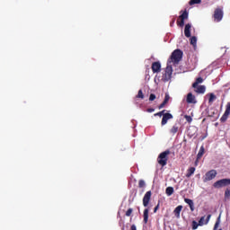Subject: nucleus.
Returning a JSON list of instances; mask_svg holds the SVG:
<instances>
[{"label":"nucleus","instance_id":"1","mask_svg":"<svg viewBox=\"0 0 230 230\" xmlns=\"http://www.w3.org/2000/svg\"><path fill=\"white\" fill-rule=\"evenodd\" d=\"M182 55H183L182 50L177 49L173 50L168 62H171V63L173 62V64H179V62L182 60Z\"/></svg>","mask_w":230,"mask_h":230},{"label":"nucleus","instance_id":"2","mask_svg":"<svg viewBox=\"0 0 230 230\" xmlns=\"http://www.w3.org/2000/svg\"><path fill=\"white\" fill-rule=\"evenodd\" d=\"M168 155H170V150L162 152L157 158V163L160 166H166L168 164Z\"/></svg>","mask_w":230,"mask_h":230},{"label":"nucleus","instance_id":"3","mask_svg":"<svg viewBox=\"0 0 230 230\" xmlns=\"http://www.w3.org/2000/svg\"><path fill=\"white\" fill-rule=\"evenodd\" d=\"M172 61H168L167 66L165 68L164 74L163 75L162 79L164 82H169V80H172V75L173 73V67L172 66Z\"/></svg>","mask_w":230,"mask_h":230},{"label":"nucleus","instance_id":"4","mask_svg":"<svg viewBox=\"0 0 230 230\" xmlns=\"http://www.w3.org/2000/svg\"><path fill=\"white\" fill-rule=\"evenodd\" d=\"M226 186H230V179L224 178L221 180L217 181L213 183V188L216 190H220L221 188H226Z\"/></svg>","mask_w":230,"mask_h":230},{"label":"nucleus","instance_id":"5","mask_svg":"<svg viewBox=\"0 0 230 230\" xmlns=\"http://www.w3.org/2000/svg\"><path fill=\"white\" fill-rule=\"evenodd\" d=\"M217 170L212 169L205 173V176L203 177V182H208L209 181H213L215 177H217Z\"/></svg>","mask_w":230,"mask_h":230},{"label":"nucleus","instance_id":"6","mask_svg":"<svg viewBox=\"0 0 230 230\" xmlns=\"http://www.w3.org/2000/svg\"><path fill=\"white\" fill-rule=\"evenodd\" d=\"M188 11H183L182 13L179 16V20H177V25L180 26V28H183L184 27V21H186V19H188Z\"/></svg>","mask_w":230,"mask_h":230},{"label":"nucleus","instance_id":"7","mask_svg":"<svg viewBox=\"0 0 230 230\" xmlns=\"http://www.w3.org/2000/svg\"><path fill=\"white\" fill-rule=\"evenodd\" d=\"M152 199V190L146 191L143 198L144 208H148L150 200Z\"/></svg>","mask_w":230,"mask_h":230},{"label":"nucleus","instance_id":"8","mask_svg":"<svg viewBox=\"0 0 230 230\" xmlns=\"http://www.w3.org/2000/svg\"><path fill=\"white\" fill-rule=\"evenodd\" d=\"M224 18V11L221 8H217L214 12V19L217 22H220Z\"/></svg>","mask_w":230,"mask_h":230},{"label":"nucleus","instance_id":"9","mask_svg":"<svg viewBox=\"0 0 230 230\" xmlns=\"http://www.w3.org/2000/svg\"><path fill=\"white\" fill-rule=\"evenodd\" d=\"M209 220H211V214H208L207 216V218H206V216H203L200 217V219L199 220V226H208V224H209Z\"/></svg>","mask_w":230,"mask_h":230},{"label":"nucleus","instance_id":"10","mask_svg":"<svg viewBox=\"0 0 230 230\" xmlns=\"http://www.w3.org/2000/svg\"><path fill=\"white\" fill-rule=\"evenodd\" d=\"M229 115H230V102H227L226 106L225 113L221 117L220 120L221 121H227V119L229 118Z\"/></svg>","mask_w":230,"mask_h":230},{"label":"nucleus","instance_id":"11","mask_svg":"<svg viewBox=\"0 0 230 230\" xmlns=\"http://www.w3.org/2000/svg\"><path fill=\"white\" fill-rule=\"evenodd\" d=\"M169 119H173V115H172V113L164 114V117L161 121L162 127H164V125H166V123H168Z\"/></svg>","mask_w":230,"mask_h":230},{"label":"nucleus","instance_id":"12","mask_svg":"<svg viewBox=\"0 0 230 230\" xmlns=\"http://www.w3.org/2000/svg\"><path fill=\"white\" fill-rule=\"evenodd\" d=\"M151 69L153 73H161V63L159 61L154 62Z\"/></svg>","mask_w":230,"mask_h":230},{"label":"nucleus","instance_id":"13","mask_svg":"<svg viewBox=\"0 0 230 230\" xmlns=\"http://www.w3.org/2000/svg\"><path fill=\"white\" fill-rule=\"evenodd\" d=\"M184 35L185 37H187V39H190V37H191V25L190 23H187L185 25Z\"/></svg>","mask_w":230,"mask_h":230},{"label":"nucleus","instance_id":"14","mask_svg":"<svg viewBox=\"0 0 230 230\" xmlns=\"http://www.w3.org/2000/svg\"><path fill=\"white\" fill-rule=\"evenodd\" d=\"M186 102L187 103H197V99L195 98V95H193V93H189L187 94Z\"/></svg>","mask_w":230,"mask_h":230},{"label":"nucleus","instance_id":"15","mask_svg":"<svg viewBox=\"0 0 230 230\" xmlns=\"http://www.w3.org/2000/svg\"><path fill=\"white\" fill-rule=\"evenodd\" d=\"M184 203L188 204L190 211H195V203H193L192 199H190L188 198L184 199Z\"/></svg>","mask_w":230,"mask_h":230},{"label":"nucleus","instance_id":"16","mask_svg":"<svg viewBox=\"0 0 230 230\" xmlns=\"http://www.w3.org/2000/svg\"><path fill=\"white\" fill-rule=\"evenodd\" d=\"M195 93L197 94H204L206 93V86L205 85H197L196 88H194Z\"/></svg>","mask_w":230,"mask_h":230},{"label":"nucleus","instance_id":"17","mask_svg":"<svg viewBox=\"0 0 230 230\" xmlns=\"http://www.w3.org/2000/svg\"><path fill=\"white\" fill-rule=\"evenodd\" d=\"M182 211V206L179 205L178 207L175 208L173 210L174 216L176 218H181V212Z\"/></svg>","mask_w":230,"mask_h":230},{"label":"nucleus","instance_id":"18","mask_svg":"<svg viewBox=\"0 0 230 230\" xmlns=\"http://www.w3.org/2000/svg\"><path fill=\"white\" fill-rule=\"evenodd\" d=\"M207 96H208V105H213V102L215 100H217V95H215L213 93H208Z\"/></svg>","mask_w":230,"mask_h":230},{"label":"nucleus","instance_id":"19","mask_svg":"<svg viewBox=\"0 0 230 230\" xmlns=\"http://www.w3.org/2000/svg\"><path fill=\"white\" fill-rule=\"evenodd\" d=\"M178 132H179V125L174 124L172 128L170 129V134H172V136H175V134H177Z\"/></svg>","mask_w":230,"mask_h":230},{"label":"nucleus","instance_id":"20","mask_svg":"<svg viewBox=\"0 0 230 230\" xmlns=\"http://www.w3.org/2000/svg\"><path fill=\"white\" fill-rule=\"evenodd\" d=\"M193 173H195V167H190V168L187 170L186 177H187L188 179H190V177H191V175H193Z\"/></svg>","mask_w":230,"mask_h":230},{"label":"nucleus","instance_id":"21","mask_svg":"<svg viewBox=\"0 0 230 230\" xmlns=\"http://www.w3.org/2000/svg\"><path fill=\"white\" fill-rule=\"evenodd\" d=\"M148 213H150L148 208L144 209V224H148Z\"/></svg>","mask_w":230,"mask_h":230},{"label":"nucleus","instance_id":"22","mask_svg":"<svg viewBox=\"0 0 230 230\" xmlns=\"http://www.w3.org/2000/svg\"><path fill=\"white\" fill-rule=\"evenodd\" d=\"M202 82H204L202 77L196 78V81L192 84V87L197 88V85H199V84H202Z\"/></svg>","mask_w":230,"mask_h":230},{"label":"nucleus","instance_id":"23","mask_svg":"<svg viewBox=\"0 0 230 230\" xmlns=\"http://www.w3.org/2000/svg\"><path fill=\"white\" fill-rule=\"evenodd\" d=\"M204 152H205L204 146H201V147L199 148V151L197 155V159H201L202 155H204Z\"/></svg>","mask_w":230,"mask_h":230},{"label":"nucleus","instance_id":"24","mask_svg":"<svg viewBox=\"0 0 230 230\" xmlns=\"http://www.w3.org/2000/svg\"><path fill=\"white\" fill-rule=\"evenodd\" d=\"M165 193L168 197H171V195H173V187H167L165 190Z\"/></svg>","mask_w":230,"mask_h":230},{"label":"nucleus","instance_id":"25","mask_svg":"<svg viewBox=\"0 0 230 230\" xmlns=\"http://www.w3.org/2000/svg\"><path fill=\"white\" fill-rule=\"evenodd\" d=\"M190 44L193 46V48H197V37L192 36L190 38Z\"/></svg>","mask_w":230,"mask_h":230},{"label":"nucleus","instance_id":"26","mask_svg":"<svg viewBox=\"0 0 230 230\" xmlns=\"http://www.w3.org/2000/svg\"><path fill=\"white\" fill-rule=\"evenodd\" d=\"M202 3V0H190L189 2V4L190 6H193V4H200Z\"/></svg>","mask_w":230,"mask_h":230},{"label":"nucleus","instance_id":"27","mask_svg":"<svg viewBox=\"0 0 230 230\" xmlns=\"http://www.w3.org/2000/svg\"><path fill=\"white\" fill-rule=\"evenodd\" d=\"M229 199H230V189L226 188L225 190V199L229 200Z\"/></svg>","mask_w":230,"mask_h":230},{"label":"nucleus","instance_id":"28","mask_svg":"<svg viewBox=\"0 0 230 230\" xmlns=\"http://www.w3.org/2000/svg\"><path fill=\"white\" fill-rule=\"evenodd\" d=\"M137 98H140V100H145V94H143V90L138 91Z\"/></svg>","mask_w":230,"mask_h":230},{"label":"nucleus","instance_id":"29","mask_svg":"<svg viewBox=\"0 0 230 230\" xmlns=\"http://www.w3.org/2000/svg\"><path fill=\"white\" fill-rule=\"evenodd\" d=\"M165 112H166V110H164V111H159V112H157V113H155L154 116H155H155H159V118H161V117L163 116V118H164V114H166Z\"/></svg>","mask_w":230,"mask_h":230},{"label":"nucleus","instance_id":"30","mask_svg":"<svg viewBox=\"0 0 230 230\" xmlns=\"http://www.w3.org/2000/svg\"><path fill=\"white\" fill-rule=\"evenodd\" d=\"M199 226H200V225H199V223L197 221H195V220L192 221V230L199 229Z\"/></svg>","mask_w":230,"mask_h":230},{"label":"nucleus","instance_id":"31","mask_svg":"<svg viewBox=\"0 0 230 230\" xmlns=\"http://www.w3.org/2000/svg\"><path fill=\"white\" fill-rule=\"evenodd\" d=\"M184 119H186V121H187L188 123H191V122L193 121V119H192L191 116H190V115H185V116H184Z\"/></svg>","mask_w":230,"mask_h":230},{"label":"nucleus","instance_id":"32","mask_svg":"<svg viewBox=\"0 0 230 230\" xmlns=\"http://www.w3.org/2000/svg\"><path fill=\"white\" fill-rule=\"evenodd\" d=\"M145 186H146V183L143 180H139L138 188H145Z\"/></svg>","mask_w":230,"mask_h":230},{"label":"nucleus","instance_id":"33","mask_svg":"<svg viewBox=\"0 0 230 230\" xmlns=\"http://www.w3.org/2000/svg\"><path fill=\"white\" fill-rule=\"evenodd\" d=\"M168 102H170V94L165 93L164 102L168 103Z\"/></svg>","mask_w":230,"mask_h":230},{"label":"nucleus","instance_id":"34","mask_svg":"<svg viewBox=\"0 0 230 230\" xmlns=\"http://www.w3.org/2000/svg\"><path fill=\"white\" fill-rule=\"evenodd\" d=\"M134 210L132 209V208H128V210H127V212H126V217H130V215H132V212H133Z\"/></svg>","mask_w":230,"mask_h":230},{"label":"nucleus","instance_id":"35","mask_svg":"<svg viewBox=\"0 0 230 230\" xmlns=\"http://www.w3.org/2000/svg\"><path fill=\"white\" fill-rule=\"evenodd\" d=\"M155 94H154V93H151L150 95H149V102H154V100H155Z\"/></svg>","mask_w":230,"mask_h":230},{"label":"nucleus","instance_id":"36","mask_svg":"<svg viewBox=\"0 0 230 230\" xmlns=\"http://www.w3.org/2000/svg\"><path fill=\"white\" fill-rule=\"evenodd\" d=\"M159 204H161V201H158V204L155 207L154 213H157V211L159 209Z\"/></svg>","mask_w":230,"mask_h":230},{"label":"nucleus","instance_id":"37","mask_svg":"<svg viewBox=\"0 0 230 230\" xmlns=\"http://www.w3.org/2000/svg\"><path fill=\"white\" fill-rule=\"evenodd\" d=\"M166 105V102H163L159 106H158V109L161 110V109H164V106Z\"/></svg>","mask_w":230,"mask_h":230},{"label":"nucleus","instance_id":"38","mask_svg":"<svg viewBox=\"0 0 230 230\" xmlns=\"http://www.w3.org/2000/svg\"><path fill=\"white\" fill-rule=\"evenodd\" d=\"M155 111V109H154V108H148L146 110V112H154Z\"/></svg>","mask_w":230,"mask_h":230},{"label":"nucleus","instance_id":"39","mask_svg":"<svg viewBox=\"0 0 230 230\" xmlns=\"http://www.w3.org/2000/svg\"><path fill=\"white\" fill-rule=\"evenodd\" d=\"M218 221L216 222L215 226H214V229L213 230H216V229H218Z\"/></svg>","mask_w":230,"mask_h":230},{"label":"nucleus","instance_id":"40","mask_svg":"<svg viewBox=\"0 0 230 230\" xmlns=\"http://www.w3.org/2000/svg\"><path fill=\"white\" fill-rule=\"evenodd\" d=\"M130 229L131 230H137V227L136 226V225H132Z\"/></svg>","mask_w":230,"mask_h":230},{"label":"nucleus","instance_id":"41","mask_svg":"<svg viewBox=\"0 0 230 230\" xmlns=\"http://www.w3.org/2000/svg\"><path fill=\"white\" fill-rule=\"evenodd\" d=\"M173 24H175V18L172 19V21L171 23H170V26H173Z\"/></svg>","mask_w":230,"mask_h":230},{"label":"nucleus","instance_id":"42","mask_svg":"<svg viewBox=\"0 0 230 230\" xmlns=\"http://www.w3.org/2000/svg\"><path fill=\"white\" fill-rule=\"evenodd\" d=\"M199 164V159L197 158V160L195 161V166H198Z\"/></svg>","mask_w":230,"mask_h":230}]
</instances>
